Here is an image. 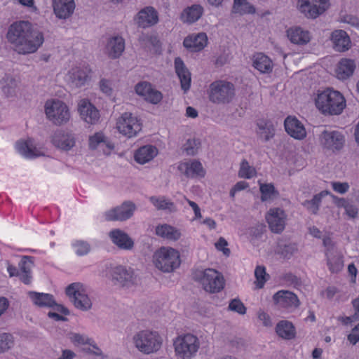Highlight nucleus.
I'll return each mask as SVG.
<instances>
[{
	"instance_id": "obj_19",
	"label": "nucleus",
	"mask_w": 359,
	"mask_h": 359,
	"mask_svg": "<svg viewBox=\"0 0 359 359\" xmlns=\"http://www.w3.org/2000/svg\"><path fill=\"white\" fill-rule=\"evenodd\" d=\"M273 299L275 304L283 309H294L299 305L297 296L288 290H280L274 294Z\"/></svg>"
},
{
	"instance_id": "obj_2",
	"label": "nucleus",
	"mask_w": 359,
	"mask_h": 359,
	"mask_svg": "<svg viewBox=\"0 0 359 359\" xmlns=\"http://www.w3.org/2000/svg\"><path fill=\"white\" fill-rule=\"evenodd\" d=\"M315 104L317 109L325 115H339L346 105L344 95L339 91L331 88L318 93Z\"/></svg>"
},
{
	"instance_id": "obj_56",
	"label": "nucleus",
	"mask_w": 359,
	"mask_h": 359,
	"mask_svg": "<svg viewBox=\"0 0 359 359\" xmlns=\"http://www.w3.org/2000/svg\"><path fill=\"white\" fill-rule=\"evenodd\" d=\"M229 309V310L235 311L241 315L245 314L246 312L245 306L243 302L238 299H233L230 302Z\"/></svg>"
},
{
	"instance_id": "obj_18",
	"label": "nucleus",
	"mask_w": 359,
	"mask_h": 359,
	"mask_svg": "<svg viewBox=\"0 0 359 359\" xmlns=\"http://www.w3.org/2000/svg\"><path fill=\"white\" fill-rule=\"evenodd\" d=\"M17 151L26 158H34L45 155V150L38 147L32 139L20 140L15 144Z\"/></svg>"
},
{
	"instance_id": "obj_37",
	"label": "nucleus",
	"mask_w": 359,
	"mask_h": 359,
	"mask_svg": "<svg viewBox=\"0 0 359 359\" xmlns=\"http://www.w3.org/2000/svg\"><path fill=\"white\" fill-rule=\"evenodd\" d=\"M327 264L332 273H338L344 267L343 256L338 250H330L325 252Z\"/></svg>"
},
{
	"instance_id": "obj_20",
	"label": "nucleus",
	"mask_w": 359,
	"mask_h": 359,
	"mask_svg": "<svg viewBox=\"0 0 359 359\" xmlns=\"http://www.w3.org/2000/svg\"><path fill=\"white\" fill-rule=\"evenodd\" d=\"M286 133L295 140H302L306 137L304 124L295 116H289L284 121Z\"/></svg>"
},
{
	"instance_id": "obj_46",
	"label": "nucleus",
	"mask_w": 359,
	"mask_h": 359,
	"mask_svg": "<svg viewBox=\"0 0 359 359\" xmlns=\"http://www.w3.org/2000/svg\"><path fill=\"white\" fill-rule=\"evenodd\" d=\"M276 330L278 336L283 339H290L295 335L293 325L287 320L279 322L276 325Z\"/></svg>"
},
{
	"instance_id": "obj_8",
	"label": "nucleus",
	"mask_w": 359,
	"mask_h": 359,
	"mask_svg": "<svg viewBox=\"0 0 359 359\" xmlns=\"http://www.w3.org/2000/svg\"><path fill=\"white\" fill-rule=\"evenodd\" d=\"M194 278L202 285L205 291L211 293L219 292L224 286L222 274L212 269L197 270Z\"/></svg>"
},
{
	"instance_id": "obj_51",
	"label": "nucleus",
	"mask_w": 359,
	"mask_h": 359,
	"mask_svg": "<svg viewBox=\"0 0 359 359\" xmlns=\"http://www.w3.org/2000/svg\"><path fill=\"white\" fill-rule=\"evenodd\" d=\"M144 45L148 48L150 51L158 52L161 44L156 36H145L142 38Z\"/></svg>"
},
{
	"instance_id": "obj_42",
	"label": "nucleus",
	"mask_w": 359,
	"mask_h": 359,
	"mask_svg": "<svg viewBox=\"0 0 359 359\" xmlns=\"http://www.w3.org/2000/svg\"><path fill=\"white\" fill-rule=\"evenodd\" d=\"M203 13L201 6L195 4L184 9L181 15V20L184 22L193 23L200 19Z\"/></svg>"
},
{
	"instance_id": "obj_11",
	"label": "nucleus",
	"mask_w": 359,
	"mask_h": 359,
	"mask_svg": "<svg viewBox=\"0 0 359 359\" xmlns=\"http://www.w3.org/2000/svg\"><path fill=\"white\" fill-rule=\"evenodd\" d=\"M93 71L88 65L80 64L72 67L66 74V82L73 88H81L92 79Z\"/></svg>"
},
{
	"instance_id": "obj_24",
	"label": "nucleus",
	"mask_w": 359,
	"mask_h": 359,
	"mask_svg": "<svg viewBox=\"0 0 359 359\" xmlns=\"http://www.w3.org/2000/svg\"><path fill=\"white\" fill-rule=\"evenodd\" d=\"M125 49V41L120 36H113L107 39L104 53L112 59L119 57Z\"/></svg>"
},
{
	"instance_id": "obj_31",
	"label": "nucleus",
	"mask_w": 359,
	"mask_h": 359,
	"mask_svg": "<svg viewBox=\"0 0 359 359\" xmlns=\"http://www.w3.org/2000/svg\"><path fill=\"white\" fill-rule=\"evenodd\" d=\"M207 42L208 36L206 34L201 32L188 36L184 40L183 44L187 48L196 52L203 49L206 46Z\"/></svg>"
},
{
	"instance_id": "obj_25",
	"label": "nucleus",
	"mask_w": 359,
	"mask_h": 359,
	"mask_svg": "<svg viewBox=\"0 0 359 359\" xmlns=\"http://www.w3.org/2000/svg\"><path fill=\"white\" fill-rule=\"evenodd\" d=\"M177 168L187 177H203L205 175V170L202 164L196 160L180 162Z\"/></svg>"
},
{
	"instance_id": "obj_5",
	"label": "nucleus",
	"mask_w": 359,
	"mask_h": 359,
	"mask_svg": "<svg viewBox=\"0 0 359 359\" xmlns=\"http://www.w3.org/2000/svg\"><path fill=\"white\" fill-rule=\"evenodd\" d=\"M154 266L164 273H170L179 268L181 264L178 250L171 247H161L153 255Z\"/></svg>"
},
{
	"instance_id": "obj_34",
	"label": "nucleus",
	"mask_w": 359,
	"mask_h": 359,
	"mask_svg": "<svg viewBox=\"0 0 359 359\" xmlns=\"http://www.w3.org/2000/svg\"><path fill=\"white\" fill-rule=\"evenodd\" d=\"M155 233L165 240L176 241L182 236L180 229L168 224H158L156 226Z\"/></svg>"
},
{
	"instance_id": "obj_16",
	"label": "nucleus",
	"mask_w": 359,
	"mask_h": 359,
	"mask_svg": "<svg viewBox=\"0 0 359 359\" xmlns=\"http://www.w3.org/2000/svg\"><path fill=\"white\" fill-rule=\"evenodd\" d=\"M266 219L271 231L276 233H281L285 226L287 215L279 208H270L266 214Z\"/></svg>"
},
{
	"instance_id": "obj_58",
	"label": "nucleus",
	"mask_w": 359,
	"mask_h": 359,
	"mask_svg": "<svg viewBox=\"0 0 359 359\" xmlns=\"http://www.w3.org/2000/svg\"><path fill=\"white\" fill-rule=\"evenodd\" d=\"M331 185L333 190L340 194L346 193L349 189V184L347 182H332Z\"/></svg>"
},
{
	"instance_id": "obj_14",
	"label": "nucleus",
	"mask_w": 359,
	"mask_h": 359,
	"mask_svg": "<svg viewBox=\"0 0 359 359\" xmlns=\"http://www.w3.org/2000/svg\"><path fill=\"white\" fill-rule=\"evenodd\" d=\"M136 206L133 202L126 201L106 211L104 217L107 221H126L133 215Z\"/></svg>"
},
{
	"instance_id": "obj_27",
	"label": "nucleus",
	"mask_w": 359,
	"mask_h": 359,
	"mask_svg": "<svg viewBox=\"0 0 359 359\" xmlns=\"http://www.w3.org/2000/svg\"><path fill=\"white\" fill-rule=\"evenodd\" d=\"M287 36L291 43L301 46L307 44L311 39L310 32L298 26L289 28Z\"/></svg>"
},
{
	"instance_id": "obj_41",
	"label": "nucleus",
	"mask_w": 359,
	"mask_h": 359,
	"mask_svg": "<svg viewBox=\"0 0 359 359\" xmlns=\"http://www.w3.org/2000/svg\"><path fill=\"white\" fill-rule=\"evenodd\" d=\"M33 261L29 257H23L19 263V277L25 284H29L32 281L31 271Z\"/></svg>"
},
{
	"instance_id": "obj_44",
	"label": "nucleus",
	"mask_w": 359,
	"mask_h": 359,
	"mask_svg": "<svg viewBox=\"0 0 359 359\" xmlns=\"http://www.w3.org/2000/svg\"><path fill=\"white\" fill-rule=\"evenodd\" d=\"M17 86L16 79L10 75H5L0 81V88L6 97L15 94Z\"/></svg>"
},
{
	"instance_id": "obj_50",
	"label": "nucleus",
	"mask_w": 359,
	"mask_h": 359,
	"mask_svg": "<svg viewBox=\"0 0 359 359\" xmlns=\"http://www.w3.org/2000/svg\"><path fill=\"white\" fill-rule=\"evenodd\" d=\"M238 175L241 178L250 179L256 175V170L244 159L241 163Z\"/></svg>"
},
{
	"instance_id": "obj_23",
	"label": "nucleus",
	"mask_w": 359,
	"mask_h": 359,
	"mask_svg": "<svg viewBox=\"0 0 359 359\" xmlns=\"http://www.w3.org/2000/svg\"><path fill=\"white\" fill-rule=\"evenodd\" d=\"M52 6L55 16L65 20L74 13L76 5L74 0H52Z\"/></svg>"
},
{
	"instance_id": "obj_45",
	"label": "nucleus",
	"mask_w": 359,
	"mask_h": 359,
	"mask_svg": "<svg viewBox=\"0 0 359 359\" xmlns=\"http://www.w3.org/2000/svg\"><path fill=\"white\" fill-rule=\"evenodd\" d=\"M149 201L157 210H167L170 212H173L177 210L175 204L164 196H152L149 198Z\"/></svg>"
},
{
	"instance_id": "obj_57",
	"label": "nucleus",
	"mask_w": 359,
	"mask_h": 359,
	"mask_svg": "<svg viewBox=\"0 0 359 359\" xmlns=\"http://www.w3.org/2000/svg\"><path fill=\"white\" fill-rule=\"evenodd\" d=\"M184 149L187 155H195L198 149L197 141L194 139H189L184 145Z\"/></svg>"
},
{
	"instance_id": "obj_21",
	"label": "nucleus",
	"mask_w": 359,
	"mask_h": 359,
	"mask_svg": "<svg viewBox=\"0 0 359 359\" xmlns=\"http://www.w3.org/2000/svg\"><path fill=\"white\" fill-rule=\"evenodd\" d=\"M111 276L113 280L123 286L134 283L136 279L133 269L121 265L112 268Z\"/></svg>"
},
{
	"instance_id": "obj_49",
	"label": "nucleus",
	"mask_w": 359,
	"mask_h": 359,
	"mask_svg": "<svg viewBox=\"0 0 359 359\" xmlns=\"http://www.w3.org/2000/svg\"><path fill=\"white\" fill-rule=\"evenodd\" d=\"M262 201H268L273 199L278 194L273 184H263L259 182Z\"/></svg>"
},
{
	"instance_id": "obj_33",
	"label": "nucleus",
	"mask_w": 359,
	"mask_h": 359,
	"mask_svg": "<svg viewBox=\"0 0 359 359\" xmlns=\"http://www.w3.org/2000/svg\"><path fill=\"white\" fill-rule=\"evenodd\" d=\"M331 40L334 48L337 51L344 52L351 48V40L347 33L341 29L335 30L332 33Z\"/></svg>"
},
{
	"instance_id": "obj_40",
	"label": "nucleus",
	"mask_w": 359,
	"mask_h": 359,
	"mask_svg": "<svg viewBox=\"0 0 359 359\" xmlns=\"http://www.w3.org/2000/svg\"><path fill=\"white\" fill-rule=\"evenodd\" d=\"M28 295L33 303L39 307H53L56 305L53 295L50 294L29 292Z\"/></svg>"
},
{
	"instance_id": "obj_61",
	"label": "nucleus",
	"mask_w": 359,
	"mask_h": 359,
	"mask_svg": "<svg viewBox=\"0 0 359 359\" xmlns=\"http://www.w3.org/2000/svg\"><path fill=\"white\" fill-rule=\"evenodd\" d=\"M228 243L227 241L222 237L219 238L217 243H215V247L218 250L222 251L224 255L229 256L230 250L226 248Z\"/></svg>"
},
{
	"instance_id": "obj_26",
	"label": "nucleus",
	"mask_w": 359,
	"mask_h": 359,
	"mask_svg": "<svg viewBox=\"0 0 359 359\" xmlns=\"http://www.w3.org/2000/svg\"><path fill=\"white\" fill-rule=\"evenodd\" d=\"M135 20L139 27L145 28L156 25L158 21V15L153 7L147 6L139 11Z\"/></svg>"
},
{
	"instance_id": "obj_6",
	"label": "nucleus",
	"mask_w": 359,
	"mask_h": 359,
	"mask_svg": "<svg viewBox=\"0 0 359 359\" xmlns=\"http://www.w3.org/2000/svg\"><path fill=\"white\" fill-rule=\"evenodd\" d=\"M44 112L46 118L55 126L65 125L71 118L69 107L65 102L57 98L46 100Z\"/></svg>"
},
{
	"instance_id": "obj_1",
	"label": "nucleus",
	"mask_w": 359,
	"mask_h": 359,
	"mask_svg": "<svg viewBox=\"0 0 359 359\" xmlns=\"http://www.w3.org/2000/svg\"><path fill=\"white\" fill-rule=\"evenodd\" d=\"M6 39L13 50L22 55L36 53L44 42L43 33L24 20L15 22L9 26Z\"/></svg>"
},
{
	"instance_id": "obj_7",
	"label": "nucleus",
	"mask_w": 359,
	"mask_h": 359,
	"mask_svg": "<svg viewBox=\"0 0 359 359\" xmlns=\"http://www.w3.org/2000/svg\"><path fill=\"white\" fill-rule=\"evenodd\" d=\"M175 355L180 359H191L200 348L198 338L192 334H181L173 340Z\"/></svg>"
},
{
	"instance_id": "obj_43",
	"label": "nucleus",
	"mask_w": 359,
	"mask_h": 359,
	"mask_svg": "<svg viewBox=\"0 0 359 359\" xmlns=\"http://www.w3.org/2000/svg\"><path fill=\"white\" fill-rule=\"evenodd\" d=\"M330 194L328 191L324 190L313 196L312 199L306 200L302 205L311 213L316 215L319 210L322 199Z\"/></svg>"
},
{
	"instance_id": "obj_36",
	"label": "nucleus",
	"mask_w": 359,
	"mask_h": 359,
	"mask_svg": "<svg viewBox=\"0 0 359 359\" xmlns=\"http://www.w3.org/2000/svg\"><path fill=\"white\" fill-rule=\"evenodd\" d=\"M69 338L70 341L75 346L88 344L90 346L88 348V351L90 353L97 355L102 354V351L96 346L94 341L86 334H81L79 333H71Z\"/></svg>"
},
{
	"instance_id": "obj_47",
	"label": "nucleus",
	"mask_w": 359,
	"mask_h": 359,
	"mask_svg": "<svg viewBox=\"0 0 359 359\" xmlns=\"http://www.w3.org/2000/svg\"><path fill=\"white\" fill-rule=\"evenodd\" d=\"M257 133L260 138L267 141L273 136L274 128L269 122L260 120L257 122Z\"/></svg>"
},
{
	"instance_id": "obj_60",
	"label": "nucleus",
	"mask_w": 359,
	"mask_h": 359,
	"mask_svg": "<svg viewBox=\"0 0 359 359\" xmlns=\"http://www.w3.org/2000/svg\"><path fill=\"white\" fill-rule=\"evenodd\" d=\"M347 339L353 345L359 341V323L352 329L351 333L347 336Z\"/></svg>"
},
{
	"instance_id": "obj_12",
	"label": "nucleus",
	"mask_w": 359,
	"mask_h": 359,
	"mask_svg": "<svg viewBox=\"0 0 359 359\" xmlns=\"http://www.w3.org/2000/svg\"><path fill=\"white\" fill-rule=\"evenodd\" d=\"M329 0H299L297 8L306 18L315 19L328 8Z\"/></svg>"
},
{
	"instance_id": "obj_48",
	"label": "nucleus",
	"mask_w": 359,
	"mask_h": 359,
	"mask_svg": "<svg viewBox=\"0 0 359 359\" xmlns=\"http://www.w3.org/2000/svg\"><path fill=\"white\" fill-rule=\"evenodd\" d=\"M233 12L240 14H252L255 13V7L247 0H234Z\"/></svg>"
},
{
	"instance_id": "obj_28",
	"label": "nucleus",
	"mask_w": 359,
	"mask_h": 359,
	"mask_svg": "<svg viewBox=\"0 0 359 359\" xmlns=\"http://www.w3.org/2000/svg\"><path fill=\"white\" fill-rule=\"evenodd\" d=\"M109 236L113 243L121 249L129 250L133 248V239L121 229H116L111 231Z\"/></svg>"
},
{
	"instance_id": "obj_13",
	"label": "nucleus",
	"mask_w": 359,
	"mask_h": 359,
	"mask_svg": "<svg viewBox=\"0 0 359 359\" xmlns=\"http://www.w3.org/2000/svg\"><path fill=\"white\" fill-rule=\"evenodd\" d=\"M320 145L332 151L341 150L345 143L344 136L336 130H324L319 137Z\"/></svg>"
},
{
	"instance_id": "obj_62",
	"label": "nucleus",
	"mask_w": 359,
	"mask_h": 359,
	"mask_svg": "<svg viewBox=\"0 0 359 359\" xmlns=\"http://www.w3.org/2000/svg\"><path fill=\"white\" fill-rule=\"evenodd\" d=\"M297 251V246L295 243L285 245L283 249L282 254L285 257H290Z\"/></svg>"
},
{
	"instance_id": "obj_54",
	"label": "nucleus",
	"mask_w": 359,
	"mask_h": 359,
	"mask_svg": "<svg viewBox=\"0 0 359 359\" xmlns=\"http://www.w3.org/2000/svg\"><path fill=\"white\" fill-rule=\"evenodd\" d=\"M255 276L256 277L255 283L257 284V287L262 288L266 280L265 268L260 266H257L255 271Z\"/></svg>"
},
{
	"instance_id": "obj_29",
	"label": "nucleus",
	"mask_w": 359,
	"mask_h": 359,
	"mask_svg": "<svg viewBox=\"0 0 359 359\" xmlns=\"http://www.w3.org/2000/svg\"><path fill=\"white\" fill-rule=\"evenodd\" d=\"M88 144L90 149L102 148L104 154H109L114 149V145L102 132H97L90 135L88 139Z\"/></svg>"
},
{
	"instance_id": "obj_17",
	"label": "nucleus",
	"mask_w": 359,
	"mask_h": 359,
	"mask_svg": "<svg viewBox=\"0 0 359 359\" xmlns=\"http://www.w3.org/2000/svg\"><path fill=\"white\" fill-rule=\"evenodd\" d=\"M136 93L145 101L153 104H158L163 99L161 92L154 88L151 83L142 81L136 84L135 87Z\"/></svg>"
},
{
	"instance_id": "obj_52",
	"label": "nucleus",
	"mask_w": 359,
	"mask_h": 359,
	"mask_svg": "<svg viewBox=\"0 0 359 359\" xmlns=\"http://www.w3.org/2000/svg\"><path fill=\"white\" fill-rule=\"evenodd\" d=\"M75 253L79 256H83L87 255L90 250V246L88 243L83 241H76L73 243Z\"/></svg>"
},
{
	"instance_id": "obj_10",
	"label": "nucleus",
	"mask_w": 359,
	"mask_h": 359,
	"mask_svg": "<svg viewBox=\"0 0 359 359\" xmlns=\"http://www.w3.org/2000/svg\"><path fill=\"white\" fill-rule=\"evenodd\" d=\"M67 295L76 308L88 311L92 307V302L88 295L86 287L80 283H74L66 289Z\"/></svg>"
},
{
	"instance_id": "obj_53",
	"label": "nucleus",
	"mask_w": 359,
	"mask_h": 359,
	"mask_svg": "<svg viewBox=\"0 0 359 359\" xmlns=\"http://www.w3.org/2000/svg\"><path fill=\"white\" fill-rule=\"evenodd\" d=\"M13 346V339L11 334L3 333L0 334V353L9 350Z\"/></svg>"
},
{
	"instance_id": "obj_22",
	"label": "nucleus",
	"mask_w": 359,
	"mask_h": 359,
	"mask_svg": "<svg viewBox=\"0 0 359 359\" xmlns=\"http://www.w3.org/2000/svg\"><path fill=\"white\" fill-rule=\"evenodd\" d=\"M78 111L81 118L88 123L95 124L100 118L98 110L86 99L79 101Z\"/></svg>"
},
{
	"instance_id": "obj_15",
	"label": "nucleus",
	"mask_w": 359,
	"mask_h": 359,
	"mask_svg": "<svg viewBox=\"0 0 359 359\" xmlns=\"http://www.w3.org/2000/svg\"><path fill=\"white\" fill-rule=\"evenodd\" d=\"M51 142L57 149L68 151L75 147L76 137V135L72 131L57 130L53 135Z\"/></svg>"
},
{
	"instance_id": "obj_39",
	"label": "nucleus",
	"mask_w": 359,
	"mask_h": 359,
	"mask_svg": "<svg viewBox=\"0 0 359 359\" xmlns=\"http://www.w3.org/2000/svg\"><path fill=\"white\" fill-rule=\"evenodd\" d=\"M334 203L338 208L344 209L345 215L349 219H355L358 217V208L344 198H338L332 196Z\"/></svg>"
},
{
	"instance_id": "obj_63",
	"label": "nucleus",
	"mask_w": 359,
	"mask_h": 359,
	"mask_svg": "<svg viewBox=\"0 0 359 359\" xmlns=\"http://www.w3.org/2000/svg\"><path fill=\"white\" fill-rule=\"evenodd\" d=\"M258 318L260 321L262 322L263 325L266 327H271L272 325V323L269 316L266 313L263 311H259L258 312Z\"/></svg>"
},
{
	"instance_id": "obj_3",
	"label": "nucleus",
	"mask_w": 359,
	"mask_h": 359,
	"mask_svg": "<svg viewBox=\"0 0 359 359\" xmlns=\"http://www.w3.org/2000/svg\"><path fill=\"white\" fill-rule=\"evenodd\" d=\"M132 343L139 352L150 355L157 353L161 348L163 339L156 331L142 330L133 334Z\"/></svg>"
},
{
	"instance_id": "obj_30",
	"label": "nucleus",
	"mask_w": 359,
	"mask_h": 359,
	"mask_svg": "<svg viewBox=\"0 0 359 359\" xmlns=\"http://www.w3.org/2000/svg\"><path fill=\"white\" fill-rule=\"evenodd\" d=\"M158 154L156 147L147 144L140 147L135 152L134 158L137 163L144 165L152 161Z\"/></svg>"
},
{
	"instance_id": "obj_55",
	"label": "nucleus",
	"mask_w": 359,
	"mask_h": 359,
	"mask_svg": "<svg viewBox=\"0 0 359 359\" xmlns=\"http://www.w3.org/2000/svg\"><path fill=\"white\" fill-rule=\"evenodd\" d=\"M99 88L101 92L107 96H110L113 93L112 82L107 79H101L99 81Z\"/></svg>"
},
{
	"instance_id": "obj_38",
	"label": "nucleus",
	"mask_w": 359,
	"mask_h": 359,
	"mask_svg": "<svg viewBox=\"0 0 359 359\" xmlns=\"http://www.w3.org/2000/svg\"><path fill=\"white\" fill-rule=\"evenodd\" d=\"M355 68L354 61L351 59L343 58L337 64L336 75L339 79L344 80L350 77Z\"/></svg>"
},
{
	"instance_id": "obj_35",
	"label": "nucleus",
	"mask_w": 359,
	"mask_h": 359,
	"mask_svg": "<svg viewBox=\"0 0 359 359\" xmlns=\"http://www.w3.org/2000/svg\"><path fill=\"white\" fill-rule=\"evenodd\" d=\"M252 66L261 74H269L273 70V63L267 55L258 53L253 55Z\"/></svg>"
},
{
	"instance_id": "obj_64",
	"label": "nucleus",
	"mask_w": 359,
	"mask_h": 359,
	"mask_svg": "<svg viewBox=\"0 0 359 359\" xmlns=\"http://www.w3.org/2000/svg\"><path fill=\"white\" fill-rule=\"evenodd\" d=\"M352 306L354 309L353 318L354 320H359V296L352 300Z\"/></svg>"
},
{
	"instance_id": "obj_9",
	"label": "nucleus",
	"mask_w": 359,
	"mask_h": 359,
	"mask_svg": "<svg viewBox=\"0 0 359 359\" xmlns=\"http://www.w3.org/2000/svg\"><path fill=\"white\" fill-rule=\"evenodd\" d=\"M116 128L121 135L133 138L140 133L142 124L137 116L130 112H125L117 118Z\"/></svg>"
},
{
	"instance_id": "obj_32",
	"label": "nucleus",
	"mask_w": 359,
	"mask_h": 359,
	"mask_svg": "<svg viewBox=\"0 0 359 359\" xmlns=\"http://www.w3.org/2000/svg\"><path fill=\"white\" fill-rule=\"evenodd\" d=\"M175 68L180 80L181 88L186 93L191 86V74L180 57H177L175 60Z\"/></svg>"
},
{
	"instance_id": "obj_4",
	"label": "nucleus",
	"mask_w": 359,
	"mask_h": 359,
	"mask_svg": "<svg viewBox=\"0 0 359 359\" xmlns=\"http://www.w3.org/2000/svg\"><path fill=\"white\" fill-rule=\"evenodd\" d=\"M207 93L210 102L224 105L233 102L236 96V88L231 82L217 80L210 84Z\"/></svg>"
},
{
	"instance_id": "obj_59",
	"label": "nucleus",
	"mask_w": 359,
	"mask_h": 359,
	"mask_svg": "<svg viewBox=\"0 0 359 359\" xmlns=\"http://www.w3.org/2000/svg\"><path fill=\"white\" fill-rule=\"evenodd\" d=\"M184 199L188 203L190 207L192 208L194 212V220L201 219L202 218L201 211L199 206L195 202L190 201L186 196H184Z\"/></svg>"
}]
</instances>
